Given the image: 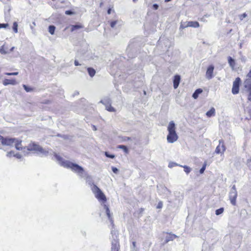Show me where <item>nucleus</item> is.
<instances>
[{"instance_id": "nucleus-1", "label": "nucleus", "mask_w": 251, "mask_h": 251, "mask_svg": "<svg viewBox=\"0 0 251 251\" xmlns=\"http://www.w3.org/2000/svg\"><path fill=\"white\" fill-rule=\"evenodd\" d=\"M54 156L61 166L65 168L71 169L73 171L77 173L81 177H85L87 180L91 178V176L84 172L83 168L81 166L69 161L64 160L61 157L55 153Z\"/></svg>"}, {"instance_id": "nucleus-2", "label": "nucleus", "mask_w": 251, "mask_h": 251, "mask_svg": "<svg viewBox=\"0 0 251 251\" xmlns=\"http://www.w3.org/2000/svg\"><path fill=\"white\" fill-rule=\"evenodd\" d=\"M29 151H34L36 152H39L42 156H46L50 153L49 150L42 148L39 145L34 143L29 144L26 148L25 147L23 148V152L25 155L27 154Z\"/></svg>"}, {"instance_id": "nucleus-3", "label": "nucleus", "mask_w": 251, "mask_h": 251, "mask_svg": "<svg viewBox=\"0 0 251 251\" xmlns=\"http://www.w3.org/2000/svg\"><path fill=\"white\" fill-rule=\"evenodd\" d=\"M176 125L174 121H171L168 126L167 130L168 134L167 136V142L169 143H173L178 139V136L176 131Z\"/></svg>"}, {"instance_id": "nucleus-4", "label": "nucleus", "mask_w": 251, "mask_h": 251, "mask_svg": "<svg viewBox=\"0 0 251 251\" xmlns=\"http://www.w3.org/2000/svg\"><path fill=\"white\" fill-rule=\"evenodd\" d=\"M92 190L93 192L94 193L96 198L98 199L99 201H100L103 202L106 201V198L105 196L100 190V189L99 188H98L96 185H93V186L92 188Z\"/></svg>"}, {"instance_id": "nucleus-5", "label": "nucleus", "mask_w": 251, "mask_h": 251, "mask_svg": "<svg viewBox=\"0 0 251 251\" xmlns=\"http://www.w3.org/2000/svg\"><path fill=\"white\" fill-rule=\"evenodd\" d=\"M237 197V191L236 189L235 185H233L229 193V199L231 203L233 205H235L236 204V198Z\"/></svg>"}, {"instance_id": "nucleus-6", "label": "nucleus", "mask_w": 251, "mask_h": 251, "mask_svg": "<svg viewBox=\"0 0 251 251\" xmlns=\"http://www.w3.org/2000/svg\"><path fill=\"white\" fill-rule=\"evenodd\" d=\"M244 91L248 93V99L249 100L251 101V78L248 77L244 81Z\"/></svg>"}, {"instance_id": "nucleus-7", "label": "nucleus", "mask_w": 251, "mask_h": 251, "mask_svg": "<svg viewBox=\"0 0 251 251\" xmlns=\"http://www.w3.org/2000/svg\"><path fill=\"white\" fill-rule=\"evenodd\" d=\"M200 25L198 22L196 21H189L187 22L181 23L180 28H185L187 27H198Z\"/></svg>"}, {"instance_id": "nucleus-8", "label": "nucleus", "mask_w": 251, "mask_h": 251, "mask_svg": "<svg viewBox=\"0 0 251 251\" xmlns=\"http://www.w3.org/2000/svg\"><path fill=\"white\" fill-rule=\"evenodd\" d=\"M241 82V79L239 77H237L234 81L232 88V93L233 94H237L239 93V85Z\"/></svg>"}, {"instance_id": "nucleus-9", "label": "nucleus", "mask_w": 251, "mask_h": 251, "mask_svg": "<svg viewBox=\"0 0 251 251\" xmlns=\"http://www.w3.org/2000/svg\"><path fill=\"white\" fill-rule=\"evenodd\" d=\"M219 143V145L216 147L215 152L216 154H223L226 149L223 140H220Z\"/></svg>"}, {"instance_id": "nucleus-10", "label": "nucleus", "mask_w": 251, "mask_h": 251, "mask_svg": "<svg viewBox=\"0 0 251 251\" xmlns=\"http://www.w3.org/2000/svg\"><path fill=\"white\" fill-rule=\"evenodd\" d=\"M100 102L102 103L105 106V108L107 111L110 112H115V109L111 106V102L109 99L101 100Z\"/></svg>"}, {"instance_id": "nucleus-11", "label": "nucleus", "mask_w": 251, "mask_h": 251, "mask_svg": "<svg viewBox=\"0 0 251 251\" xmlns=\"http://www.w3.org/2000/svg\"><path fill=\"white\" fill-rule=\"evenodd\" d=\"M15 141H16V138H4L2 137L1 143L3 145L12 146L14 145Z\"/></svg>"}, {"instance_id": "nucleus-12", "label": "nucleus", "mask_w": 251, "mask_h": 251, "mask_svg": "<svg viewBox=\"0 0 251 251\" xmlns=\"http://www.w3.org/2000/svg\"><path fill=\"white\" fill-rule=\"evenodd\" d=\"M214 69V66L213 65H210L206 72V77L208 79H210L213 77V73Z\"/></svg>"}, {"instance_id": "nucleus-13", "label": "nucleus", "mask_w": 251, "mask_h": 251, "mask_svg": "<svg viewBox=\"0 0 251 251\" xmlns=\"http://www.w3.org/2000/svg\"><path fill=\"white\" fill-rule=\"evenodd\" d=\"M119 244L117 240L114 239L112 241L111 251H119Z\"/></svg>"}, {"instance_id": "nucleus-14", "label": "nucleus", "mask_w": 251, "mask_h": 251, "mask_svg": "<svg viewBox=\"0 0 251 251\" xmlns=\"http://www.w3.org/2000/svg\"><path fill=\"white\" fill-rule=\"evenodd\" d=\"M2 84L4 86H7L9 84L14 85H16L17 84V82H16V80L14 79H5L2 81Z\"/></svg>"}, {"instance_id": "nucleus-15", "label": "nucleus", "mask_w": 251, "mask_h": 251, "mask_svg": "<svg viewBox=\"0 0 251 251\" xmlns=\"http://www.w3.org/2000/svg\"><path fill=\"white\" fill-rule=\"evenodd\" d=\"M177 237V236L176 235L172 233H169L165 237V243H167L170 241H173Z\"/></svg>"}, {"instance_id": "nucleus-16", "label": "nucleus", "mask_w": 251, "mask_h": 251, "mask_svg": "<svg viewBox=\"0 0 251 251\" xmlns=\"http://www.w3.org/2000/svg\"><path fill=\"white\" fill-rule=\"evenodd\" d=\"M180 80V77L178 75H176L174 77V87L175 89H176L179 84Z\"/></svg>"}, {"instance_id": "nucleus-17", "label": "nucleus", "mask_w": 251, "mask_h": 251, "mask_svg": "<svg viewBox=\"0 0 251 251\" xmlns=\"http://www.w3.org/2000/svg\"><path fill=\"white\" fill-rule=\"evenodd\" d=\"M12 156H15V157H16L18 159H21L22 158V155L19 153H14V152L13 151H10V152H7V157H10Z\"/></svg>"}, {"instance_id": "nucleus-18", "label": "nucleus", "mask_w": 251, "mask_h": 251, "mask_svg": "<svg viewBox=\"0 0 251 251\" xmlns=\"http://www.w3.org/2000/svg\"><path fill=\"white\" fill-rule=\"evenodd\" d=\"M228 62L230 67L232 68V70H234L235 66V60L233 59H232V57L229 56L228 58Z\"/></svg>"}, {"instance_id": "nucleus-19", "label": "nucleus", "mask_w": 251, "mask_h": 251, "mask_svg": "<svg viewBox=\"0 0 251 251\" xmlns=\"http://www.w3.org/2000/svg\"><path fill=\"white\" fill-rule=\"evenodd\" d=\"M21 143H22V141H19L18 139H16V141L14 143V145L15 146L16 149L17 150H20L23 149Z\"/></svg>"}, {"instance_id": "nucleus-20", "label": "nucleus", "mask_w": 251, "mask_h": 251, "mask_svg": "<svg viewBox=\"0 0 251 251\" xmlns=\"http://www.w3.org/2000/svg\"><path fill=\"white\" fill-rule=\"evenodd\" d=\"M103 207H104V209L105 210L106 213V215H107L108 219H109V220L110 221H112V217H111L110 211V210H109L108 207L106 204H104Z\"/></svg>"}, {"instance_id": "nucleus-21", "label": "nucleus", "mask_w": 251, "mask_h": 251, "mask_svg": "<svg viewBox=\"0 0 251 251\" xmlns=\"http://www.w3.org/2000/svg\"><path fill=\"white\" fill-rule=\"evenodd\" d=\"M71 27V31H74L75 30L79 29L80 28H82L83 27V26L80 24L75 25H72L70 26Z\"/></svg>"}, {"instance_id": "nucleus-22", "label": "nucleus", "mask_w": 251, "mask_h": 251, "mask_svg": "<svg viewBox=\"0 0 251 251\" xmlns=\"http://www.w3.org/2000/svg\"><path fill=\"white\" fill-rule=\"evenodd\" d=\"M215 114V109L214 107H212L210 110L207 111L206 113V116L208 117H211L214 116Z\"/></svg>"}, {"instance_id": "nucleus-23", "label": "nucleus", "mask_w": 251, "mask_h": 251, "mask_svg": "<svg viewBox=\"0 0 251 251\" xmlns=\"http://www.w3.org/2000/svg\"><path fill=\"white\" fill-rule=\"evenodd\" d=\"M202 92V90L201 89H197L193 94V98L195 99H196L198 97L199 95Z\"/></svg>"}, {"instance_id": "nucleus-24", "label": "nucleus", "mask_w": 251, "mask_h": 251, "mask_svg": "<svg viewBox=\"0 0 251 251\" xmlns=\"http://www.w3.org/2000/svg\"><path fill=\"white\" fill-rule=\"evenodd\" d=\"M87 71H88L89 75L91 77H93L96 74V71L94 69H93L92 68H88L87 69Z\"/></svg>"}, {"instance_id": "nucleus-25", "label": "nucleus", "mask_w": 251, "mask_h": 251, "mask_svg": "<svg viewBox=\"0 0 251 251\" xmlns=\"http://www.w3.org/2000/svg\"><path fill=\"white\" fill-rule=\"evenodd\" d=\"M179 166L184 168V171L187 174H188L192 171V169L187 166L179 165Z\"/></svg>"}, {"instance_id": "nucleus-26", "label": "nucleus", "mask_w": 251, "mask_h": 251, "mask_svg": "<svg viewBox=\"0 0 251 251\" xmlns=\"http://www.w3.org/2000/svg\"><path fill=\"white\" fill-rule=\"evenodd\" d=\"M55 29V27L54 25H50L49 27V32L51 35L54 34Z\"/></svg>"}, {"instance_id": "nucleus-27", "label": "nucleus", "mask_w": 251, "mask_h": 251, "mask_svg": "<svg viewBox=\"0 0 251 251\" xmlns=\"http://www.w3.org/2000/svg\"><path fill=\"white\" fill-rule=\"evenodd\" d=\"M117 148L118 149H122L126 153H128V152L127 147L125 145H119Z\"/></svg>"}, {"instance_id": "nucleus-28", "label": "nucleus", "mask_w": 251, "mask_h": 251, "mask_svg": "<svg viewBox=\"0 0 251 251\" xmlns=\"http://www.w3.org/2000/svg\"><path fill=\"white\" fill-rule=\"evenodd\" d=\"M18 24L17 23V22H15L13 23V30L15 33L18 32Z\"/></svg>"}, {"instance_id": "nucleus-29", "label": "nucleus", "mask_w": 251, "mask_h": 251, "mask_svg": "<svg viewBox=\"0 0 251 251\" xmlns=\"http://www.w3.org/2000/svg\"><path fill=\"white\" fill-rule=\"evenodd\" d=\"M224 210V208H220L219 209H218L216 210L215 214L216 215H219L223 213Z\"/></svg>"}, {"instance_id": "nucleus-30", "label": "nucleus", "mask_w": 251, "mask_h": 251, "mask_svg": "<svg viewBox=\"0 0 251 251\" xmlns=\"http://www.w3.org/2000/svg\"><path fill=\"white\" fill-rule=\"evenodd\" d=\"M132 247L131 248L132 251H138V249L136 247V243L135 241H133L132 243Z\"/></svg>"}, {"instance_id": "nucleus-31", "label": "nucleus", "mask_w": 251, "mask_h": 251, "mask_svg": "<svg viewBox=\"0 0 251 251\" xmlns=\"http://www.w3.org/2000/svg\"><path fill=\"white\" fill-rule=\"evenodd\" d=\"M10 10H11V7L9 6H6L4 9L5 14V15L9 14Z\"/></svg>"}, {"instance_id": "nucleus-32", "label": "nucleus", "mask_w": 251, "mask_h": 251, "mask_svg": "<svg viewBox=\"0 0 251 251\" xmlns=\"http://www.w3.org/2000/svg\"><path fill=\"white\" fill-rule=\"evenodd\" d=\"M120 22L118 21H114L110 22V26L112 28L115 27V26L117 24H119Z\"/></svg>"}, {"instance_id": "nucleus-33", "label": "nucleus", "mask_w": 251, "mask_h": 251, "mask_svg": "<svg viewBox=\"0 0 251 251\" xmlns=\"http://www.w3.org/2000/svg\"><path fill=\"white\" fill-rule=\"evenodd\" d=\"M23 87L27 92H30L33 90V89L32 88L29 87L25 85H23Z\"/></svg>"}, {"instance_id": "nucleus-34", "label": "nucleus", "mask_w": 251, "mask_h": 251, "mask_svg": "<svg viewBox=\"0 0 251 251\" xmlns=\"http://www.w3.org/2000/svg\"><path fill=\"white\" fill-rule=\"evenodd\" d=\"M180 165H178L177 163H175V162H170L169 164V165H168V167L170 168H172L175 166H179Z\"/></svg>"}, {"instance_id": "nucleus-35", "label": "nucleus", "mask_w": 251, "mask_h": 251, "mask_svg": "<svg viewBox=\"0 0 251 251\" xmlns=\"http://www.w3.org/2000/svg\"><path fill=\"white\" fill-rule=\"evenodd\" d=\"M0 53L3 54H5L7 53V52L4 50L3 46L1 47V48H0Z\"/></svg>"}, {"instance_id": "nucleus-36", "label": "nucleus", "mask_w": 251, "mask_h": 251, "mask_svg": "<svg viewBox=\"0 0 251 251\" xmlns=\"http://www.w3.org/2000/svg\"><path fill=\"white\" fill-rule=\"evenodd\" d=\"M5 74L7 75H17L19 74V73L18 72L6 73H5Z\"/></svg>"}, {"instance_id": "nucleus-37", "label": "nucleus", "mask_w": 251, "mask_h": 251, "mask_svg": "<svg viewBox=\"0 0 251 251\" xmlns=\"http://www.w3.org/2000/svg\"><path fill=\"white\" fill-rule=\"evenodd\" d=\"M9 26V25L8 24H0V28H6Z\"/></svg>"}, {"instance_id": "nucleus-38", "label": "nucleus", "mask_w": 251, "mask_h": 251, "mask_svg": "<svg viewBox=\"0 0 251 251\" xmlns=\"http://www.w3.org/2000/svg\"><path fill=\"white\" fill-rule=\"evenodd\" d=\"M105 155L106 157L111 158H114L115 157V155L113 154H109L107 152H105Z\"/></svg>"}, {"instance_id": "nucleus-39", "label": "nucleus", "mask_w": 251, "mask_h": 251, "mask_svg": "<svg viewBox=\"0 0 251 251\" xmlns=\"http://www.w3.org/2000/svg\"><path fill=\"white\" fill-rule=\"evenodd\" d=\"M112 170L113 172V173L115 174H117L119 171V170L117 168L114 167H112Z\"/></svg>"}, {"instance_id": "nucleus-40", "label": "nucleus", "mask_w": 251, "mask_h": 251, "mask_svg": "<svg viewBox=\"0 0 251 251\" xmlns=\"http://www.w3.org/2000/svg\"><path fill=\"white\" fill-rule=\"evenodd\" d=\"M163 206V202L162 201H159L157 204L156 207L157 208H161Z\"/></svg>"}, {"instance_id": "nucleus-41", "label": "nucleus", "mask_w": 251, "mask_h": 251, "mask_svg": "<svg viewBox=\"0 0 251 251\" xmlns=\"http://www.w3.org/2000/svg\"><path fill=\"white\" fill-rule=\"evenodd\" d=\"M65 14L67 15H71L73 14V12L71 10H67L65 11Z\"/></svg>"}, {"instance_id": "nucleus-42", "label": "nucleus", "mask_w": 251, "mask_h": 251, "mask_svg": "<svg viewBox=\"0 0 251 251\" xmlns=\"http://www.w3.org/2000/svg\"><path fill=\"white\" fill-rule=\"evenodd\" d=\"M158 5L157 4H154L152 6L154 10H157L158 8Z\"/></svg>"}, {"instance_id": "nucleus-43", "label": "nucleus", "mask_w": 251, "mask_h": 251, "mask_svg": "<svg viewBox=\"0 0 251 251\" xmlns=\"http://www.w3.org/2000/svg\"><path fill=\"white\" fill-rule=\"evenodd\" d=\"M74 64H75V65L76 66L80 65V64L78 63V61H77L76 60L75 61Z\"/></svg>"}, {"instance_id": "nucleus-44", "label": "nucleus", "mask_w": 251, "mask_h": 251, "mask_svg": "<svg viewBox=\"0 0 251 251\" xmlns=\"http://www.w3.org/2000/svg\"><path fill=\"white\" fill-rule=\"evenodd\" d=\"M204 171H205L204 168H201L200 170V174H203Z\"/></svg>"}, {"instance_id": "nucleus-45", "label": "nucleus", "mask_w": 251, "mask_h": 251, "mask_svg": "<svg viewBox=\"0 0 251 251\" xmlns=\"http://www.w3.org/2000/svg\"><path fill=\"white\" fill-rule=\"evenodd\" d=\"M247 77H251V70H250L249 73L248 74V75H247Z\"/></svg>"}, {"instance_id": "nucleus-46", "label": "nucleus", "mask_w": 251, "mask_h": 251, "mask_svg": "<svg viewBox=\"0 0 251 251\" xmlns=\"http://www.w3.org/2000/svg\"><path fill=\"white\" fill-rule=\"evenodd\" d=\"M206 163L205 162L203 165V166L202 167V168H204V169L205 170V168H206Z\"/></svg>"}, {"instance_id": "nucleus-47", "label": "nucleus", "mask_w": 251, "mask_h": 251, "mask_svg": "<svg viewBox=\"0 0 251 251\" xmlns=\"http://www.w3.org/2000/svg\"><path fill=\"white\" fill-rule=\"evenodd\" d=\"M126 140H128V141L131 140V138L130 137H126Z\"/></svg>"}, {"instance_id": "nucleus-48", "label": "nucleus", "mask_w": 251, "mask_h": 251, "mask_svg": "<svg viewBox=\"0 0 251 251\" xmlns=\"http://www.w3.org/2000/svg\"><path fill=\"white\" fill-rule=\"evenodd\" d=\"M199 20L201 21H204L203 18H201Z\"/></svg>"}, {"instance_id": "nucleus-49", "label": "nucleus", "mask_w": 251, "mask_h": 251, "mask_svg": "<svg viewBox=\"0 0 251 251\" xmlns=\"http://www.w3.org/2000/svg\"><path fill=\"white\" fill-rule=\"evenodd\" d=\"M14 48H14V47H12V48L10 49V51H12L14 50Z\"/></svg>"}, {"instance_id": "nucleus-50", "label": "nucleus", "mask_w": 251, "mask_h": 251, "mask_svg": "<svg viewBox=\"0 0 251 251\" xmlns=\"http://www.w3.org/2000/svg\"><path fill=\"white\" fill-rule=\"evenodd\" d=\"M2 138V136H1V135H0V142H1Z\"/></svg>"}, {"instance_id": "nucleus-51", "label": "nucleus", "mask_w": 251, "mask_h": 251, "mask_svg": "<svg viewBox=\"0 0 251 251\" xmlns=\"http://www.w3.org/2000/svg\"><path fill=\"white\" fill-rule=\"evenodd\" d=\"M108 14H110V9H109L107 11Z\"/></svg>"}, {"instance_id": "nucleus-52", "label": "nucleus", "mask_w": 251, "mask_h": 251, "mask_svg": "<svg viewBox=\"0 0 251 251\" xmlns=\"http://www.w3.org/2000/svg\"><path fill=\"white\" fill-rule=\"evenodd\" d=\"M93 130H96V126H93Z\"/></svg>"}, {"instance_id": "nucleus-53", "label": "nucleus", "mask_w": 251, "mask_h": 251, "mask_svg": "<svg viewBox=\"0 0 251 251\" xmlns=\"http://www.w3.org/2000/svg\"><path fill=\"white\" fill-rule=\"evenodd\" d=\"M242 16H247V15L246 13H244Z\"/></svg>"}, {"instance_id": "nucleus-54", "label": "nucleus", "mask_w": 251, "mask_h": 251, "mask_svg": "<svg viewBox=\"0 0 251 251\" xmlns=\"http://www.w3.org/2000/svg\"><path fill=\"white\" fill-rule=\"evenodd\" d=\"M137 0H133L134 2H135Z\"/></svg>"}, {"instance_id": "nucleus-55", "label": "nucleus", "mask_w": 251, "mask_h": 251, "mask_svg": "<svg viewBox=\"0 0 251 251\" xmlns=\"http://www.w3.org/2000/svg\"><path fill=\"white\" fill-rule=\"evenodd\" d=\"M1 1H2V0H0Z\"/></svg>"}]
</instances>
